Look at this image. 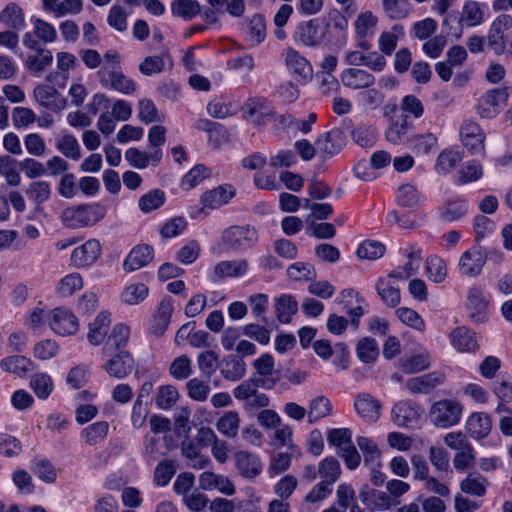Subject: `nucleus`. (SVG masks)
I'll list each match as a JSON object with an SVG mask.
<instances>
[{
    "label": "nucleus",
    "instance_id": "f257e3e1",
    "mask_svg": "<svg viewBox=\"0 0 512 512\" xmlns=\"http://www.w3.org/2000/svg\"><path fill=\"white\" fill-rule=\"evenodd\" d=\"M487 44L496 55L512 56V18L509 15H499L492 22Z\"/></svg>",
    "mask_w": 512,
    "mask_h": 512
},
{
    "label": "nucleus",
    "instance_id": "f03ea898",
    "mask_svg": "<svg viewBox=\"0 0 512 512\" xmlns=\"http://www.w3.org/2000/svg\"><path fill=\"white\" fill-rule=\"evenodd\" d=\"M462 412L463 406L458 401L443 399L432 405L429 416L435 426L448 428L460 421Z\"/></svg>",
    "mask_w": 512,
    "mask_h": 512
},
{
    "label": "nucleus",
    "instance_id": "7ed1b4c3",
    "mask_svg": "<svg viewBox=\"0 0 512 512\" xmlns=\"http://www.w3.org/2000/svg\"><path fill=\"white\" fill-rule=\"evenodd\" d=\"M235 195V190L230 185H222L206 191L201 197L202 207L195 212H191V218L194 220H201V214L206 213L207 210L217 209L229 202Z\"/></svg>",
    "mask_w": 512,
    "mask_h": 512
},
{
    "label": "nucleus",
    "instance_id": "20e7f679",
    "mask_svg": "<svg viewBox=\"0 0 512 512\" xmlns=\"http://www.w3.org/2000/svg\"><path fill=\"white\" fill-rule=\"evenodd\" d=\"M460 141L462 145L473 155H484L485 133L481 127L472 120H465L460 127Z\"/></svg>",
    "mask_w": 512,
    "mask_h": 512
},
{
    "label": "nucleus",
    "instance_id": "39448f33",
    "mask_svg": "<svg viewBox=\"0 0 512 512\" xmlns=\"http://www.w3.org/2000/svg\"><path fill=\"white\" fill-rule=\"evenodd\" d=\"M508 100V92L505 88L488 90L479 99L476 107L481 118L492 119L497 116Z\"/></svg>",
    "mask_w": 512,
    "mask_h": 512
},
{
    "label": "nucleus",
    "instance_id": "423d86ee",
    "mask_svg": "<svg viewBox=\"0 0 512 512\" xmlns=\"http://www.w3.org/2000/svg\"><path fill=\"white\" fill-rule=\"evenodd\" d=\"M486 261V253L479 245H475L460 256L458 262L460 274L466 277L476 278L482 273Z\"/></svg>",
    "mask_w": 512,
    "mask_h": 512
},
{
    "label": "nucleus",
    "instance_id": "0eeeda50",
    "mask_svg": "<svg viewBox=\"0 0 512 512\" xmlns=\"http://www.w3.org/2000/svg\"><path fill=\"white\" fill-rule=\"evenodd\" d=\"M50 328L59 335H73L78 331L79 323L77 317L68 309L57 307L48 315Z\"/></svg>",
    "mask_w": 512,
    "mask_h": 512
},
{
    "label": "nucleus",
    "instance_id": "6e6552de",
    "mask_svg": "<svg viewBox=\"0 0 512 512\" xmlns=\"http://www.w3.org/2000/svg\"><path fill=\"white\" fill-rule=\"evenodd\" d=\"M106 209L100 204H84L77 207L67 208L63 211L64 221H75L88 224L97 223L104 219Z\"/></svg>",
    "mask_w": 512,
    "mask_h": 512
},
{
    "label": "nucleus",
    "instance_id": "1a4fd4ad",
    "mask_svg": "<svg viewBox=\"0 0 512 512\" xmlns=\"http://www.w3.org/2000/svg\"><path fill=\"white\" fill-rule=\"evenodd\" d=\"M256 370L254 378L258 381L260 387L264 389H272L280 380V374L275 370L274 359L270 354H263L253 363Z\"/></svg>",
    "mask_w": 512,
    "mask_h": 512
},
{
    "label": "nucleus",
    "instance_id": "9d476101",
    "mask_svg": "<svg viewBox=\"0 0 512 512\" xmlns=\"http://www.w3.org/2000/svg\"><path fill=\"white\" fill-rule=\"evenodd\" d=\"M33 97L38 104L54 112L62 111L67 100L52 86L39 84L33 90Z\"/></svg>",
    "mask_w": 512,
    "mask_h": 512
},
{
    "label": "nucleus",
    "instance_id": "9b49d317",
    "mask_svg": "<svg viewBox=\"0 0 512 512\" xmlns=\"http://www.w3.org/2000/svg\"><path fill=\"white\" fill-rule=\"evenodd\" d=\"M101 255V245L98 240L91 239L75 248L70 256L72 266L84 268L94 264Z\"/></svg>",
    "mask_w": 512,
    "mask_h": 512
},
{
    "label": "nucleus",
    "instance_id": "f8f14e48",
    "mask_svg": "<svg viewBox=\"0 0 512 512\" xmlns=\"http://www.w3.org/2000/svg\"><path fill=\"white\" fill-rule=\"evenodd\" d=\"M108 357L103 369L110 377L123 379L132 372L134 360L128 351L115 352Z\"/></svg>",
    "mask_w": 512,
    "mask_h": 512
},
{
    "label": "nucleus",
    "instance_id": "ddd939ff",
    "mask_svg": "<svg viewBox=\"0 0 512 512\" xmlns=\"http://www.w3.org/2000/svg\"><path fill=\"white\" fill-rule=\"evenodd\" d=\"M346 144L344 133L333 129L320 135L316 141L317 151L324 157L330 158L338 154Z\"/></svg>",
    "mask_w": 512,
    "mask_h": 512
},
{
    "label": "nucleus",
    "instance_id": "4468645a",
    "mask_svg": "<svg viewBox=\"0 0 512 512\" xmlns=\"http://www.w3.org/2000/svg\"><path fill=\"white\" fill-rule=\"evenodd\" d=\"M235 467L238 473L246 479H254L262 472L263 464L260 458L248 451H238L234 454Z\"/></svg>",
    "mask_w": 512,
    "mask_h": 512
},
{
    "label": "nucleus",
    "instance_id": "2eb2a0df",
    "mask_svg": "<svg viewBox=\"0 0 512 512\" xmlns=\"http://www.w3.org/2000/svg\"><path fill=\"white\" fill-rule=\"evenodd\" d=\"M297 38L305 46L316 47L324 41L325 30L317 19H311L298 26Z\"/></svg>",
    "mask_w": 512,
    "mask_h": 512
},
{
    "label": "nucleus",
    "instance_id": "dca6fc26",
    "mask_svg": "<svg viewBox=\"0 0 512 512\" xmlns=\"http://www.w3.org/2000/svg\"><path fill=\"white\" fill-rule=\"evenodd\" d=\"M223 239L232 247L250 246L257 239L254 226H229L223 232Z\"/></svg>",
    "mask_w": 512,
    "mask_h": 512
},
{
    "label": "nucleus",
    "instance_id": "f3484780",
    "mask_svg": "<svg viewBox=\"0 0 512 512\" xmlns=\"http://www.w3.org/2000/svg\"><path fill=\"white\" fill-rule=\"evenodd\" d=\"M199 487L202 490L210 491L217 489L220 493L231 496L235 493V486L232 481L223 475L212 471H204L199 476Z\"/></svg>",
    "mask_w": 512,
    "mask_h": 512
},
{
    "label": "nucleus",
    "instance_id": "a211bd4d",
    "mask_svg": "<svg viewBox=\"0 0 512 512\" xmlns=\"http://www.w3.org/2000/svg\"><path fill=\"white\" fill-rule=\"evenodd\" d=\"M359 497L362 503L371 510L387 511L393 507V502L387 492L372 489L367 485L361 489Z\"/></svg>",
    "mask_w": 512,
    "mask_h": 512
},
{
    "label": "nucleus",
    "instance_id": "6ab92c4d",
    "mask_svg": "<svg viewBox=\"0 0 512 512\" xmlns=\"http://www.w3.org/2000/svg\"><path fill=\"white\" fill-rule=\"evenodd\" d=\"M154 250L149 245L134 247L124 260L123 268L127 272H133L147 266L153 259Z\"/></svg>",
    "mask_w": 512,
    "mask_h": 512
},
{
    "label": "nucleus",
    "instance_id": "aec40b11",
    "mask_svg": "<svg viewBox=\"0 0 512 512\" xmlns=\"http://www.w3.org/2000/svg\"><path fill=\"white\" fill-rule=\"evenodd\" d=\"M341 82L345 87L358 90L365 89L375 83V77L365 70L357 68H347L340 76Z\"/></svg>",
    "mask_w": 512,
    "mask_h": 512
},
{
    "label": "nucleus",
    "instance_id": "412c9836",
    "mask_svg": "<svg viewBox=\"0 0 512 512\" xmlns=\"http://www.w3.org/2000/svg\"><path fill=\"white\" fill-rule=\"evenodd\" d=\"M445 375L439 372H431L419 377L411 378L406 386L412 393H430L436 387L442 385Z\"/></svg>",
    "mask_w": 512,
    "mask_h": 512
},
{
    "label": "nucleus",
    "instance_id": "4be33fe9",
    "mask_svg": "<svg viewBox=\"0 0 512 512\" xmlns=\"http://www.w3.org/2000/svg\"><path fill=\"white\" fill-rule=\"evenodd\" d=\"M99 81L104 88H111L123 94H131L135 91V83L121 69L109 74L107 72L102 73Z\"/></svg>",
    "mask_w": 512,
    "mask_h": 512
},
{
    "label": "nucleus",
    "instance_id": "5701e85b",
    "mask_svg": "<svg viewBox=\"0 0 512 512\" xmlns=\"http://www.w3.org/2000/svg\"><path fill=\"white\" fill-rule=\"evenodd\" d=\"M354 407L357 413L368 422H376L381 414L380 402L369 394H360L356 397Z\"/></svg>",
    "mask_w": 512,
    "mask_h": 512
},
{
    "label": "nucleus",
    "instance_id": "b1692460",
    "mask_svg": "<svg viewBox=\"0 0 512 512\" xmlns=\"http://www.w3.org/2000/svg\"><path fill=\"white\" fill-rule=\"evenodd\" d=\"M394 423L399 427L411 428L417 424L419 410L410 402L400 401L392 410Z\"/></svg>",
    "mask_w": 512,
    "mask_h": 512
},
{
    "label": "nucleus",
    "instance_id": "393cba45",
    "mask_svg": "<svg viewBox=\"0 0 512 512\" xmlns=\"http://www.w3.org/2000/svg\"><path fill=\"white\" fill-rule=\"evenodd\" d=\"M285 65L290 72L304 80L312 76L313 70L308 60L293 48L285 51Z\"/></svg>",
    "mask_w": 512,
    "mask_h": 512
},
{
    "label": "nucleus",
    "instance_id": "a878e982",
    "mask_svg": "<svg viewBox=\"0 0 512 512\" xmlns=\"http://www.w3.org/2000/svg\"><path fill=\"white\" fill-rule=\"evenodd\" d=\"M129 328L124 324H117L111 331L102 348L103 354L110 356L115 352L123 351L129 340Z\"/></svg>",
    "mask_w": 512,
    "mask_h": 512
},
{
    "label": "nucleus",
    "instance_id": "bb28decb",
    "mask_svg": "<svg viewBox=\"0 0 512 512\" xmlns=\"http://www.w3.org/2000/svg\"><path fill=\"white\" fill-rule=\"evenodd\" d=\"M492 428L490 416L483 412L471 414L466 421L467 432L475 439H483Z\"/></svg>",
    "mask_w": 512,
    "mask_h": 512
},
{
    "label": "nucleus",
    "instance_id": "cd10ccee",
    "mask_svg": "<svg viewBox=\"0 0 512 512\" xmlns=\"http://www.w3.org/2000/svg\"><path fill=\"white\" fill-rule=\"evenodd\" d=\"M162 158V149L150 151V153L142 152L137 148H129L125 152V159L131 166L137 169H144L148 166L149 162L157 165Z\"/></svg>",
    "mask_w": 512,
    "mask_h": 512
},
{
    "label": "nucleus",
    "instance_id": "c85d7f7f",
    "mask_svg": "<svg viewBox=\"0 0 512 512\" xmlns=\"http://www.w3.org/2000/svg\"><path fill=\"white\" fill-rule=\"evenodd\" d=\"M451 343L460 352H474L478 349L475 334L466 327H457L450 333Z\"/></svg>",
    "mask_w": 512,
    "mask_h": 512
},
{
    "label": "nucleus",
    "instance_id": "c756f323",
    "mask_svg": "<svg viewBox=\"0 0 512 512\" xmlns=\"http://www.w3.org/2000/svg\"><path fill=\"white\" fill-rule=\"evenodd\" d=\"M220 374L225 380L236 382L246 374V363L236 355H228L222 360Z\"/></svg>",
    "mask_w": 512,
    "mask_h": 512
},
{
    "label": "nucleus",
    "instance_id": "7c9ffc66",
    "mask_svg": "<svg viewBox=\"0 0 512 512\" xmlns=\"http://www.w3.org/2000/svg\"><path fill=\"white\" fill-rule=\"evenodd\" d=\"M249 264L247 260L221 261L214 267V276L217 279L228 277H241L248 272Z\"/></svg>",
    "mask_w": 512,
    "mask_h": 512
},
{
    "label": "nucleus",
    "instance_id": "2f4dec72",
    "mask_svg": "<svg viewBox=\"0 0 512 512\" xmlns=\"http://www.w3.org/2000/svg\"><path fill=\"white\" fill-rule=\"evenodd\" d=\"M173 310L174 308L171 299L165 298L159 303L151 328L153 334L156 336H162L165 333L171 321Z\"/></svg>",
    "mask_w": 512,
    "mask_h": 512
},
{
    "label": "nucleus",
    "instance_id": "473e14b6",
    "mask_svg": "<svg viewBox=\"0 0 512 512\" xmlns=\"http://www.w3.org/2000/svg\"><path fill=\"white\" fill-rule=\"evenodd\" d=\"M488 486V479L477 472L468 474V476L460 482V490L465 494L475 497H484Z\"/></svg>",
    "mask_w": 512,
    "mask_h": 512
},
{
    "label": "nucleus",
    "instance_id": "72a5a7b5",
    "mask_svg": "<svg viewBox=\"0 0 512 512\" xmlns=\"http://www.w3.org/2000/svg\"><path fill=\"white\" fill-rule=\"evenodd\" d=\"M0 22L13 30H23L26 27L24 11L16 3L11 2L0 12Z\"/></svg>",
    "mask_w": 512,
    "mask_h": 512
},
{
    "label": "nucleus",
    "instance_id": "f704fd0d",
    "mask_svg": "<svg viewBox=\"0 0 512 512\" xmlns=\"http://www.w3.org/2000/svg\"><path fill=\"white\" fill-rule=\"evenodd\" d=\"M318 475L321 483L331 486L335 484L341 476V466L335 457H326L318 464Z\"/></svg>",
    "mask_w": 512,
    "mask_h": 512
},
{
    "label": "nucleus",
    "instance_id": "c9c22d12",
    "mask_svg": "<svg viewBox=\"0 0 512 512\" xmlns=\"http://www.w3.org/2000/svg\"><path fill=\"white\" fill-rule=\"evenodd\" d=\"M110 314L101 312L96 319L89 324L88 340L92 345H100L107 337L110 326Z\"/></svg>",
    "mask_w": 512,
    "mask_h": 512
},
{
    "label": "nucleus",
    "instance_id": "e433bc0d",
    "mask_svg": "<svg viewBox=\"0 0 512 512\" xmlns=\"http://www.w3.org/2000/svg\"><path fill=\"white\" fill-rule=\"evenodd\" d=\"M0 367L6 372L23 377L34 369V364L25 356L13 355L2 359Z\"/></svg>",
    "mask_w": 512,
    "mask_h": 512
},
{
    "label": "nucleus",
    "instance_id": "4c0bfd02",
    "mask_svg": "<svg viewBox=\"0 0 512 512\" xmlns=\"http://www.w3.org/2000/svg\"><path fill=\"white\" fill-rule=\"evenodd\" d=\"M410 126V122L406 116L398 120H393L385 131L386 140L393 145H401L408 139Z\"/></svg>",
    "mask_w": 512,
    "mask_h": 512
},
{
    "label": "nucleus",
    "instance_id": "58836bf2",
    "mask_svg": "<svg viewBox=\"0 0 512 512\" xmlns=\"http://www.w3.org/2000/svg\"><path fill=\"white\" fill-rule=\"evenodd\" d=\"M53 60L52 52L46 48H39L34 54L29 55L25 61V67L32 73L41 75Z\"/></svg>",
    "mask_w": 512,
    "mask_h": 512
},
{
    "label": "nucleus",
    "instance_id": "ea45409f",
    "mask_svg": "<svg viewBox=\"0 0 512 512\" xmlns=\"http://www.w3.org/2000/svg\"><path fill=\"white\" fill-rule=\"evenodd\" d=\"M332 413V404L325 396H317L309 403L308 422L313 424Z\"/></svg>",
    "mask_w": 512,
    "mask_h": 512
},
{
    "label": "nucleus",
    "instance_id": "a19ab883",
    "mask_svg": "<svg viewBox=\"0 0 512 512\" xmlns=\"http://www.w3.org/2000/svg\"><path fill=\"white\" fill-rule=\"evenodd\" d=\"M108 432V422L98 421L84 428L82 430L81 436L88 445L94 446L102 442L107 437Z\"/></svg>",
    "mask_w": 512,
    "mask_h": 512
},
{
    "label": "nucleus",
    "instance_id": "79ce46f5",
    "mask_svg": "<svg viewBox=\"0 0 512 512\" xmlns=\"http://www.w3.org/2000/svg\"><path fill=\"white\" fill-rule=\"evenodd\" d=\"M240 417L236 411H228L216 422L218 431L226 437L234 438L238 435Z\"/></svg>",
    "mask_w": 512,
    "mask_h": 512
},
{
    "label": "nucleus",
    "instance_id": "37998d69",
    "mask_svg": "<svg viewBox=\"0 0 512 512\" xmlns=\"http://www.w3.org/2000/svg\"><path fill=\"white\" fill-rule=\"evenodd\" d=\"M376 290L382 301L388 307H395L400 302V291L395 287L389 279L380 278L376 283Z\"/></svg>",
    "mask_w": 512,
    "mask_h": 512
},
{
    "label": "nucleus",
    "instance_id": "c03bdc74",
    "mask_svg": "<svg viewBox=\"0 0 512 512\" xmlns=\"http://www.w3.org/2000/svg\"><path fill=\"white\" fill-rule=\"evenodd\" d=\"M385 14L392 20H402L412 11L408 0H382Z\"/></svg>",
    "mask_w": 512,
    "mask_h": 512
},
{
    "label": "nucleus",
    "instance_id": "a18cd8bd",
    "mask_svg": "<svg viewBox=\"0 0 512 512\" xmlns=\"http://www.w3.org/2000/svg\"><path fill=\"white\" fill-rule=\"evenodd\" d=\"M30 387L39 399H47L53 391L52 378L43 372L35 373L31 376Z\"/></svg>",
    "mask_w": 512,
    "mask_h": 512
},
{
    "label": "nucleus",
    "instance_id": "49530a36",
    "mask_svg": "<svg viewBox=\"0 0 512 512\" xmlns=\"http://www.w3.org/2000/svg\"><path fill=\"white\" fill-rule=\"evenodd\" d=\"M297 310V301L291 295H282L275 304L277 319L281 323H289Z\"/></svg>",
    "mask_w": 512,
    "mask_h": 512
},
{
    "label": "nucleus",
    "instance_id": "de8ad7c7",
    "mask_svg": "<svg viewBox=\"0 0 512 512\" xmlns=\"http://www.w3.org/2000/svg\"><path fill=\"white\" fill-rule=\"evenodd\" d=\"M461 160L462 155L459 151L445 149L437 157L436 171L440 174H447L453 171Z\"/></svg>",
    "mask_w": 512,
    "mask_h": 512
},
{
    "label": "nucleus",
    "instance_id": "09e8293b",
    "mask_svg": "<svg viewBox=\"0 0 512 512\" xmlns=\"http://www.w3.org/2000/svg\"><path fill=\"white\" fill-rule=\"evenodd\" d=\"M412 142L413 152L417 155H429L438 146V138L431 132L414 135Z\"/></svg>",
    "mask_w": 512,
    "mask_h": 512
},
{
    "label": "nucleus",
    "instance_id": "8fccbe9b",
    "mask_svg": "<svg viewBox=\"0 0 512 512\" xmlns=\"http://www.w3.org/2000/svg\"><path fill=\"white\" fill-rule=\"evenodd\" d=\"M0 175L12 187L18 186L21 182V176L17 171V161L8 155L0 156Z\"/></svg>",
    "mask_w": 512,
    "mask_h": 512
},
{
    "label": "nucleus",
    "instance_id": "3c124183",
    "mask_svg": "<svg viewBox=\"0 0 512 512\" xmlns=\"http://www.w3.org/2000/svg\"><path fill=\"white\" fill-rule=\"evenodd\" d=\"M403 34L401 25H394L391 31L382 32L378 39L379 50L382 54L391 56L397 47L398 35Z\"/></svg>",
    "mask_w": 512,
    "mask_h": 512
},
{
    "label": "nucleus",
    "instance_id": "603ef678",
    "mask_svg": "<svg viewBox=\"0 0 512 512\" xmlns=\"http://www.w3.org/2000/svg\"><path fill=\"white\" fill-rule=\"evenodd\" d=\"M460 21L467 27L480 25L484 21V12L480 4L475 1L467 2L463 7Z\"/></svg>",
    "mask_w": 512,
    "mask_h": 512
},
{
    "label": "nucleus",
    "instance_id": "864d4df0",
    "mask_svg": "<svg viewBox=\"0 0 512 512\" xmlns=\"http://www.w3.org/2000/svg\"><path fill=\"white\" fill-rule=\"evenodd\" d=\"M200 10L197 0H174L171 4L172 14L184 19H192L200 13Z\"/></svg>",
    "mask_w": 512,
    "mask_h": 512
},
{
    "label": "nucleus",
    "instance_id": "5fc2aeb1",
    "mask_svg": "<svg viewBox=\"0 0 512 512\" xmlns=\"http://www.w3.org/2000/svg\"><path fill=\"white\" fill-rule=\"evenodd\" d=\"M149 289L144 283L129 284L122 292L121 299L128 305H136L147 298Z\"/></svg>",
    "mask_w": 512,
    "mask_h": 512
},
{
    "label": "nucleus",
    "instance_id": "6e6d98bb",
    "mask_svg": "<svg viewBox=\"0 0 512 512\" xmlns=\"http://www.w3.org/2000/svg\"><path fill=\"white\" fill-rule=\"evenodd\" d=\"M83 284L82 276L77 272H73L59 280L56 290L62 296H71L76 291L82 289Z\"/></svg>",
    "mask_w": 512,
    "mask_h": 512
},
{
    "label": "nucleus",
    "instance_id": "4d7b16f0",
    "mask_svg": "<svg viewBox=\"0 0 512 512\" xmlns=\"http://www.w3.org/2000/svg\"><path fill=\"white\" fill-rule=\"evenodd\" d=\"M377 17L370 11L360 13L355 20V32L358 38L364 39L373 34L377 25Z\"/></svg>",
    "mask_w": 512,
    "mask_h": 512
},
{
    "label": "nucleus",
    "instance_id": "13d9d810",
    "mask_svg": "<svg viewBox=\"0 0 512 512\" xmlns=\"http://www.w3.org/2000/svg\"><path fill=\"white\" fill-rule=\"evenodd\" d=\"M165 193L160 189H154L142 195L138 201L139 209L144 213H149L158 209L165 201Z\"/></svg>",
    "mask_w": 512,
    "mask_h": 512
},
{
    "label": "nucleus",
    "instance_id": "bf43d9fd",
    "mask_svg": "<svg viewBox=\"0 0 512 512\" xmlns=\"http://www.w3.org/2000/svg\"><path fill=\"white\" fill-rule=\"evenodd\" d=\"M56 148L61 154L72 160H79L81 157L80 145L77 139L71 134L63 135L58 140Z\"/></svg>",
    "mask_w": 512,
    "mask_h": 512
},
{
    "label": "nucleus",
    "instance_id": "052dcab7",
    "mask_svg": "<svg viewBox=\"0 0 512 512\" xmlns=\"http://www.w3.org/2000/svg\"><path fill=\"white\" fill-rule=\"evenodd\" d=\"M357 445L364 455V464H376L381 460V452L377 444L368 437H358Z\"/></svg>",
    "mask_w": 512,
    "mask_h": 512
},
{
    "label": "nucleus",
    "instance_id": "680f3d73",
    "mask_svg": "<svg viewBox=\"0 0 512 512\" xmlns=\"http://www.w3.org/2000/svg\"><path fill=\"white\" fill-rule=\"evenodd\" d=\"M246 120L259 116L262 118H271V111L266 102L259 98L249 99L242 108Z\"/></svg>",
    "mask_w": 512,
    "mask_h": 512
},
{
    "label": "nucleus",
    "instance_id": "e2e57ef3",
    "mask_svg": "<svg viewBox=\"0 0 512 512\" xmlns=\"http://www.w3.org/2000/svg\"><path fill=\"white\" fill-rule=\"evenodd\" d=\"M179 398L178 390L173 385H164L158 389L155 397L156 405L163 410L170 409Z\"/></svg>",
    "mask_w": 512,
    "mask_h": 512
},
{
    "label": "nucleus",
    "instance_id": "0e129e2a",
    "mask_svg": "<svg viewBox=\"0 0 512 512\" xmlns=\"http://www.w3.org/2000/svg\"><path fill=\"white\" fill-rule=\"evenodd\" d=\"M26 194L36 204H41L50 198L51 186L47 181L44 180L33 181L29 184V187L26 190Z\"/></svg>",
    "mask_w": 512,
    "mask_h": 512
},
{
    "label": "nucleus",
    "instance_id": "69168bd1",
    "mask_svg": "<svg viewBox=\"0 0 512 512\" xmlns=\"http://www.w3.org/2000/svg\"><path fill=\"white\" fill-rule=\"evenodd\" d=\"M176 473V466L173 460L159 462L154 469V482L158 486H166Z\"/></svg>",
    "mask_w": 512,
    "mask_h": 512
},
{
    "label": "nucleus",
    "instance_id": "338daca9",
    "mask_svg": "<svg viewBox=\"0 0 512 512\" xmlns=\"http://www.w3.org/2000/svg\"><path fill=\"white\" fill-rule=\"evenodd\" d=\"M396 315L403 324L417 331H424L425 322L415 310L408 307H400L396 310Z\"/></svg>",
    "mask_w": 512,
    "mask_h": 512
},
{
    "label": "nucleus",
    "instance_id": "774afa93",
    "mask_svg": "<svg viewBox=\"0 0 512 512\" xmlns=\"http://www.w3.org/2000/svg\"><path fill=\"white\" fill-rule=\"evenodd\" d=\"M426 271L428 278L435 283H441L447 275L445 262L437 256H431L427 259Z\"/></svg>",
    "mask_w": 512,
    "mask_h": 512
}]
</instances>
